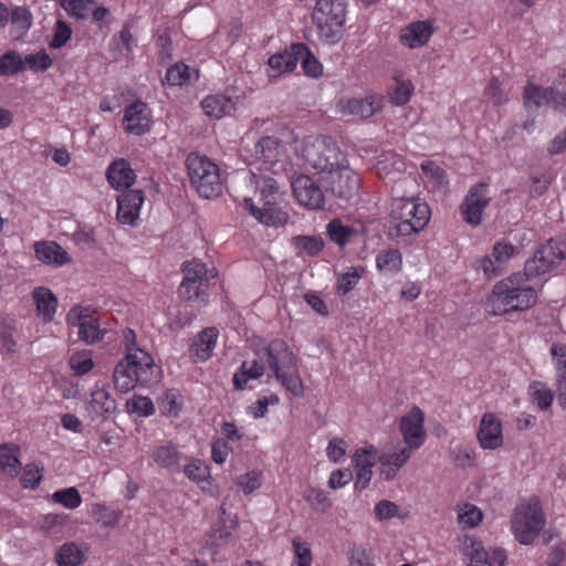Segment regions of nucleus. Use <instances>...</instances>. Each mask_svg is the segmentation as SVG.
<instances>
[{
  "label": "nucleus",
  "instance_id": "f257e3e1",
  "mask_svg": "<svg viewBox=\"0 0 566 566\" xmlns=\"http://www.w3.org/2000/svg\"><path fill=\"white\" fill-rule=\"evenodd\" d=\"M256 356L258 358L252 361H243L234 373V389H247L249 380L259 379L268 366L287 391L295 397L303 396L304 385L300 377L297 358L285 340H271L265 347L256 350Z\"/></svg>",
  "mask_w": 566,
  "mask_h": 566
},
{
  "label": "nucleus",
  "instance_id": "f03ea898",
  "mask_svg": "<svg viewBox=\"0 0 566 566\" xmlns=\"http://www.w3.org/2000/svg\"><path fill=\"white\" fill-rule=\"evenodd\" d=\"M527 280L525 273H514L495 283L486 301L488 312L497 316L526 311L535 305L537 293Z\"/></svg>",
  "mask_w": 566,
  "mask_h": 566
},
{
  "label": "nucleus",
  "instance_id": "7ed1b4c3",
  "mask_svg": "<svg viewBox=\"0 0 566 566\" xmlns=\"http://www.w3.org/2000/svg\"><path fill=\"white\" fill-rule=\"evenodd\" d=\"M115 388L125 394L137 385L150 387L160 379V368L145 350L128 352L113 373Z\"/></svg>",
  "mask_w": 566,
  "mask_h": 566
},
{
  "label": "nucleus",
  "instance_id": "20e7f679",
  "mask_svg": "<svg viewBox=\"0 0 566 566\" xmlns=\"http://www.w3.org/2000/svg\"><path fill=\"white\" fill-rule=\"evenodd\" d=\"M391 231L395 237H410L422 231L429 223L431 210L419 198H398L391 203Z\"/></svg>",
  "mask_w": 566,
  "mask_h": 566
},
{
  "label": "nucleus",
  "instance_id": "39448f33",
  "mask_svg": "<svg viewBox=\"0 0 566 566\" xmlns=\"http://www.w3.org/2000/svg\"><path fill=\"white\" fill-rule=\"evenodd\" d=\"M301 156L313 169L332 174L346 163V157L333 138L317 135L307 136L301 144Z\"/></svg>",
  "mask_w": 566,
  "mask_h": 566
},
{
  "label": "nucleus",
  "instance_id": "423d86ee",
  "mask_svg": "<svg viewBox=\"0 0 566 566\" xmlns=\"http://www.w3.org/2000/svg\"><path fill=\"white\" fill-rule=\"evenodd\" d=\"M186 167L190 184L200 197L211 199L221 193L220 168L208 156L190 153L186 159Z\"/></svg>",
  "mask_w": 566,
  "mask_h": 566
},
{
  "label": "nucleus",
  "instance_id": "0eeeda50",
  "mask_svg": "<svg viewBox=\"0 0 566 566\" xmlns=\"http://www.w3.org/2000/svg\"><path fill=\"white\" fill-rule=\"evenodd\" d=\"M182 273L180 295L198 306H206L209 302L210 281L217 276L216 269H209L201 260L193 259L184 264Z\"/></svg>",
  "mask_w": 566,
  "mask_h": 566
},
{
  "label": "nucleus",
  "instance_id": "6e6552de",
  "mask_svg": "<svg viewBox=\"0 0 566 566\" xmlns=\"http://www.w3.org/2000/svg\"><path fill=\"white\" fill-rule=\"evenodd\" d=\"M546 520L539 501L528 499L516 505L511 530L516 541L523 545L531 544L545 526Z\"/></svg>",
  "mask_w": 566,
  "mask_h": 566
},
{
  "label": "nucleus",
  "instance_id": "1a4fd4ad",
  "mask_svg": "<svg viewBox=\"0 0 566 566\" xmlns=\"http://www.w3.org/2000/svg\"><path fill=\"white\" fill-rule=\"evenodd\" d=\"M345 4L343 0H317L312 19L318 34L327 43H337L344 33Z\"/></svg>",
  "mask_w": 566,
  "mask_h": 566
},
{
  "label": "nucleus",
  "instance_id": "9d476101",
  "mask_svg": "<svg viewBox=\"0 0 566 566\" xmlns=\"http://www.w3.org/2000/svg\"><path fill=\"white\" fill-rule=\"evenodd\" d=\"M566 259V250L562 242L553 239L541 244L524 266L527 279L543 275L556 269Z\"/></svg>",
  "mask_w": 566,
  "mask_h": 566
},
{
  "label": "nucleus",
  "instance_id": "9b49d317",
  "mask_svg": "<svg viewBox=\"0 0 566 566\" xmlns=\"http://www.w3.org/2000/svg\"><path fill=\"white\" fill-rule=\"evenodd\" d=\"M490 200L491 198L485 184L472 186L460 205V213L463 221L471 227L479 226Z\"/></svg>",
  "mask_w": 566,
  "mask_h": 566
},
{
  "label": "nucleus",
  "instance_id": "f8f14e48",
  "mask_svg": "<svg viewBox=\"0 0 566 566\" xmlns=\"http://www.w3.org/2000/svg\"><path fill=\"white\" fill-rule=\"evenodd\" d=\"M292 190L297 202L305 208L311 210L324 208L325 195L312 177L307 175L296 176L292 181Z\"/></svg>",
  "mask_w": 566,
  "mask_h": 566
},
{
  "label": "nucleus",
  "instance_id": "ddd939ff",
  "mask_svg": "<svg viewBox=\"0 0 566 566\" xmlns=\"http://www.w3.org/2000/svg\"><path fill=\"white\" fill-rule=\"evenodd\" d=\"M399 430L406 446L417 450L426 441L424 413L415 406L400 418Z\"/></svg>",
  "mask_w": 566,
  "mask_h": 566
},
{
  "label": "nucleus",
  "instance_id": "4468645a",
  "mask_svg": "<svg viewBox=\"0 0 566 566\" xmlns=\"http://www.w3.org/2000/svg\"><path fill=\"white\" fill-rule=\"evenodd\" d=\"M123 127L126 133L142 136L149 133L153 127V112L142 101L128 104L124 109Z\"/></svg>",
  "mask_w": 566,
  "mask_h": 566
},
{
  "label": "nucleus",
  "instance_id": "2eb2a0df",
  "mask_svg": "<svg viewBox=\"0 0 566 566\" xmlns=\"http://www.w3.org/2000/svg\"><path fill=\"white\" fill-rule=\"evenodd\" d=\"M329 175V191L333 196L348 201L358 193L360 177L347 166V161Z\"/></svg>",
  "mask_w": 566,
  "mask_h": 566
},
{
  "label": "nucleus",
  "instance_id": "dca6fc26",
  "mask_svg": "<svg viewBox=\"0 0 566 566\" xmlns=\"http://www.w3.org/2000/svg\"><path fill=\"white\" fill-rule=\"evenodd\" d=\"M384 105V96L370 94L364 98H340L336 108L342 115H355L361 118H369L379 112Z\"/></svg>",
  "mask_w": 566,
  "mask_h": 566
},
{
  "label": "nucleus",
  "instance_id": "f3484780",
  "mask_svg": "<svg viewBox=\"0 0 566 566\" xmlns=\"http://www.w3.org/2000/svg\"><path fill=\"white\" fill-rule=\"evenodd\" d=\"M476 439L484 450H496L504 443L502 422L493 412H485L480 421Z\"/></svg>",
  "mask_w": 566,
  "mask_h": 566
},
{
  "label": "nucleus",
  "instance_id": "a211bd4d",
  "mask_svg": "<svg viewBox=\"0 0 566 566\" xmlns=\"http://www.w3.org/2000/svg\"><path fill=\"white\" fill-rule=\"evenodd\" d=\"M116 409V401L111 396L107 385L103 381H97L90 394V399L86 403V410L92 420L105 418Z\"/></svg>",
  "mask_w": 566,
  "mask_h": 566
},
{
  "label": "nucleus",
  "instance_id": "6ab92c4d",
  "mask_svg": "<svg viewBox=\"0 0 566 566\" xmlns=\"http://www.w3.org/2000/svg\"><path fill=\"white\" fill-rule=\"evenodd\" d=\"M219 338V329L214 326L205 327L192 339L189 354L195 363H205L213 354Z\"/></svg>",
  "mask_w": 566,
  "mask_h": 566
},
{
  "label": "nucleus",
  "instance_id": "aec40b11",
  "mask_svg": "<svg viewBox=\"0 0 566 566\" xmlns=\"http://www.w3.org/2000/svg\"><path fill=\"white\" fill-rule=\"evenodd\" d=\"M144 200L142 190L133 189L123 192L117 197V220L123 224L134 226Z\"/></svg>",
  "mask_w": 566,
  "mask_h": 566
},
{
  "label": "nucleus",
  "instance_id": "412c9836",
  "mask_svg": "<svg viewBox=\"0 0 566 566\" xmlns=\"http://www.w3.org/2000/svg\"><path fill=\"white\" fill-rule=\"evenodd\" d=\"M243 202L245 209L263 224L279 227L287 222L289 216L277 207L276 200L262 201V208L256 207L251 198H244Z\"/></svg>",
  "mask_w": 566,
  "mask_h": 566
},
{
  "label": "nucleus",
  "instance_id": "4be33fe9",
  "mask_svg": "<svg viewBox=\"0 0 566 566\" xmlns=\"http://www.w3.org/2000/svg\"><path fill=\"white\" fill-rule=\"evenodd\" d=\"M377 451L374 447L360 448L355 451L353 463L356 469L355 489L364 490L369 485L373 468L376 464Z\"/></svg>",
  "mask_w": 566,
  "mask_h": 566
},
{
  "label": "nucleus",
  "instance_id": "5701e85b",
  "mask_svg": "<svg viewBox=\"0 0 566 566\" xmlns=\"http://www.w3.org/2000/svg\"><path fill=\"white\" fill-rule=\"evenodd\" d=\"M433 31L430 21H415L401 29L400 42L410 49L420 48L429 42Z\"/></svg>",
  "mask_w": 566,
  "mask_h": 566
},
{
  "label": "nucleus",
  "instance_id": "b1692460",
  "mask_svg": "<svg viewBox=\"0 0 566 566\" xmlns=\"http://www.w3.org/2000/svg\"><path fill=\"white\" fill-rule=\"evenodd\" d=\"M415 449L405 446L399 450L386 452L379 457L380 462V474L385 480H392L398 471L407 463L410 459L411 453Z\"/></svg>",
  "mask_w": 566,
  "mask_h": 566
},
{
  "label": "nucleus",
  "instance_id": "393cba45",
  "mask_svg": "<svg viewBox=\"0 0 566 566\" xmlns=\"http://www.w3.org/2000/svg\"><path fill=\"white\" fill-rule=\"evenodd\" d=\"M32 298L38 317L45 324L51 323L57 310V298L53 292L49 287L38 286L32 292Z\"/></svg>",
  "mask_w": 566,
  "mask_h": 566
},
{
  "label": "nucleus",
  "instance_id": "a878e982",
  "mask_svg": "<svg viewBox=\"0 0 566 566\" xmlns=\"http://www.w3.org/2000/svg\"><path fill=\"white\" fill-rule=\"evenodd\" d=\"M556 369V392L558 402L566 408V345L554 343L551 348Z\"/></svg>",
  "mask_w": 566,
  "mask_h": 566
},
{
  "label": "nucleus",
  "instance_id": "bb28decb",
  "mask_svg": "<svg viewBox=\"0 0 566 566\" xmlns=\"http://www.w3.org/2000/svg\"><path fill=\"white\" fill-rule=\"evenodd\" d=\"M106 178L113 188L127 189L134 185L136 175L129 163L124 158H119L108 166Z\"/></svg>",
  "mask_w": 566,
  "mask_h": 566
},
{
  "label": "nucleus",
  "instance_id": "cd10ccee",
  "mask_svg": "<svg viewBox=\"0 0 566 566\" xmlns=\"http://www.w3.org/2000/svg\"><path fill=\"white\" fill-rule=\"evenodd\" d=\"M35 258L44 264L62 266L71 261L67 252L54 241L34 243Z\"/></svg>",
  "mask_w": 566,
  "mask_h": 566
},
{
  "label": "nucleus",
  "instance_id": "c85d7f7f",
  "mask_svg": "<svg viewBox=\"0 0 566 566\" xmlns=\"http://www.w3.org/2000/svg\"><path fill=\"white\" fill-rule=\"evenodd\" d=\"M201 108L207 116L220 119L234 112L235 103L230 96L217 93L206 96L201 101Z\"/></svg>",
  "mask_w": 566,
  "mask_h": 566
},
{
  "label": "nucleus",
  "instance_id": "c756f323",
  "mask_svg": "<svg viewBox=\"0 0 566 566\" xmlns=\"http://www.w3.org/2000/svg\"><path fill=\"white\" fill-rule=\"evenodd\" d=\"M254 151L259 160L272 168L281 161L284 155V146L277 137L265 136L256 143Z\"/></svg>",
  "mask_w": 566,
  "mask_h": 566
},
{
  "label": "nucleus",
  "instance_id": "7c9ffc66",
  "mask_svg": "<svg viewBox=\"0 0 566 566\" xmlns=\"http://www.w3.org/2000/svg\"><path fill=\"white\" fill-rule=\"evenodd\" d=\"M150 457L159 468L172 471L180 470V452L172 442L155 447L150 452Z\"/></svg>",
  "mask_w": 566,
  "mask_h": 566
},
{
  "label": "nucleus",
  "instance_id": "2f4dec72",
  "mask_svg": "<svg viewBox=\"0 0 566 566\" xmlns=\"http://www.w3.org/2000/svg\"><path fill=\"white\" fill-rule=\"evenodd\" d=\"M135 39L130 31V24L125 23L118 33H115L109 41V52L115 61L120 56H128L135 48Z\"/></svg>",
  "mask_w": 566,
  "mask_h": 566
},
{
  "label": "nucleus",
  "instance_id": "473e14b6",
  "mask_svg": "<svg viewBox=\"0 0 566 566\" xmlns=\"http://www.w3.org/2000/svg\"><path fill=\"white\" fill-rule=\"evenodd\" d=\"M376 174L380 179L395 180L396 176L406 170L403 158L395 153L382 154L376 166Z\"/></svg>",
  "mask_w": 566,
  "mask_h": 566
},
{
  "label": "nucleus",
  "instance_id": "72a5a7b5",
  "mask_svg": "<svg viewBox=\"0 0 566 566\" xmlns=\"http://www.w3.org/2000/svg\"><path fill=\"white\" fill-rule=\"evenodd\" d=\"M376 269L384 275L394 276L402 269V254L398 249H385L376 255Z\"/></svg>",
  "mask_w": 566,
  "mask_h": 566
},
{
  "label": "nucleus",
  "instance_id": "f704fd0d",
  "mask_svg": "<svg viewBox=\"0 0 566 566\" xmlns=\"http://www.w3.org/2000/svg\"><path fill=\"white\" fill-rule=\"evenodd\" d=\"M293 50L297 54V63L300 62L306 76L318 78L323 75V64L313 54L310 48L304 43H293Z\"/></svg>",
  "mask_w": 566,
  "mask_h": 566
},
{
  "label": "nucleus",
  "instance_id": "c9c22d12",
  "mask_svg": "<svg viewBox=\"0 0 566 566\" xmlns=\"http://www.w3.org/2000/svg\"><path fill=\"white\" fill-rule=\"evenodd\" d=\"M20 449L14 444H0V470L10 476H17L20 471Z\"/></svg>",
  "mask_w": 566,
  "mask_h": 566
},
{
  "label": "nucleus",
  "instance_id": "e433bc0d",
  "mask_svg": "<svg viewBox=\"0 0 566 566\" xmlns=\"http://www.w3.org/2000/svg\"><path fill=\"white\" fill-rule=\"evenodd\" d=\"M54 559L59 566H80L84 562L85 555L80 545L69 542L59 547Z\"/></svg>",
  "mask_w": 566,
  "mask_h": 566
},
{
  "label": "nucleus",
  "instance_id": "4c0bfd02",
  "mask_svg": "<svg viewBox=\"0 0 566 566\" xmlns=\"http://www.w3.org/2000/svg\"><path fill=\"white\" fill-rule=\"evenodd\" d=\"M297 56L293 50V44L289 51L273 54L269 59V66L273 71L272 76H280L294 71L297 65Z\"/></svg>",
  "mask_w": 566,
  "mask_h": 566
},
{
  "label": "nucleus",
  "instance_id": "58836bf2",
  "mask_svg": "<svg viewBox=\"0 0 566 566\" xmlns=\"http://www.w3.org/2000/svg\"><path fill=\"white\" fill-rule=\"evenodd\" d=\"M11 34L15 39L22 38L32 24V14L25 7H15L9 14Z\"/></svg>",
  "mask_w": 566,
  "mask_h": 566
},
{
  "label": "nucleus",
  "instance_id": "ea45409f",
  "mask_svg": "<svg viewBox=\"0 0 566 566\" xmlns=\"http://www.w3.org/2000/svg\"><path fill=\"white\" fill-rule=\"evenodd\" d=\"M413 91L415 87L410 80L395 77V84L388 90V97L391 104L402 106L410 101Z\"/></svg>",
  "mask_w": 566,
  "mask_h": 566
},
{
  "label": "nucleus",
  "instance_id": "a19ab883",
  "mask_svg": "<svg viewBox=\"0 0 566 566\" xmlns=\"http://www.w3.org/2000/svg\"><path fill=\"white\" fill-rule=\"evenodd\" d=\"M523 97L526 106L531 104L535 106L545 104L554 107V97L551 87L543 88L535 84H527L524 88Z\"/></svg>",
  "mask_w": 566,
  "mask_h": 566
},
{
  "label": "nucleus",
  "instance_id": "79ce46f5",
  "mask_svg": "<svg viewBox=\"0 0 566 566\" xmlns=\"http://www.w3.org/2000/svg\"><path fill=\"white\" fill-rule=\"evenodd\" d=\"M528 394L532 402L541 410H547L553 402L554 395L552 389L542 381H533L528 386Z\"/></svg>",
  "mask_w": 566,
  "mask_h": 566
},
{
  "label": "nucleus",
  "instance_id": "37998d69",
  "mask_svg": "<svg viewBox=\"0 0 566 566\" xmlns=\"http://www.w3.org/2000/svg\"><path fill=\"white\" fill-rule=\"evenodd\" d=\"M104 333L99 327L98 319L94 317H78V336L85 343L93 344L101 340Z\"/></svg>",
  "mask_w": 566,
  "mask_h": 566
},
{
  "label": "nucleus",
  "instance_id": "c03bdc74",
  "mask_svg": "<svg viewBox=\"0 0 566 566\" xmlns=\"http://www.w3.org/2000/svg\"><path fill=\"white\" fill-rule=\"evenodd\" d=\"M25 71V65L21 54L14 50H9L0 56V74L13 76Z\"/></svg>",
  "mask_w": 566,
  "mask_h": 566
},
{
  "label": "nucleus",
  "instance_id": "a18cd8bd",
  "mask_svg": "<svg viewBox=\"0 0 566 566\" xmlns=\"http://www.w3.org/2000/svg\"><path fill=\"white\" fill-rule=\"evenodd\" d=\"M91 513L104 527H115L122 518V511L113 510L102 503L92 504Z\"/></svg>",
  "mask_w": 566,
  "mask_h": 566
},
{
  "label": "nucleus",
  "instance_id": "49530a36",
  "mask_svg": "<svg viewBox=\"0 0 566 566\" xmlns=\"http://www.w3.org/2000/svg\"><path fill=\"white\" fill-rule=\"evenodd\" d=\"M364 273V269L359 266H350L346 272L340 274L337 279L336 293L345 296L353 291L358 284Z\"/></svg>",
  "mask_w": 566,
  "mask_h": 566
},
{
  "label": "nucleus",
  "instance_id": "de8ad7c7",
  "mask_svg": "<svg viewBox=\"0 0 566 566\" xmlns=\"http://www.w3.org/2000/svg\"><path fill=\"white\" fill-rule=\"evenodd\" d=\"M327 233L329 239L339 247H345L356 230L350 226H345L339 219H333L327 224Z\"/></svg>",
  "mask_w": 566,
  "mask_h": 566
},
{
  "label": "nucleus",
  "instance_id": "09e8293b",
  "mask_svg": "<svg viewBox=\"0 0 566 566\" xmlns=\"http://www.w3.org/2000/svg\"><path fill=\"white\" fill-rule=\"evenodd\" d=\"M51 501L67 510H75L82 504V496L75 486H70L53 492Z\"/></svg>",
  "mask_w": 566,
  "mask_h": 566
},
{
  "label": "nucleus",
  "instance_id": "8fccbe9b",
  "mask_svg": "<svg viewBox=\"0 0 566 566\" xmlns=\"http://www.w3.org/2000/svg\"><path fill=\"white\" fill-rule=\"evenodd\" d=\"M464 554L470 558L471 566H484L488 558V551L482 543L474 537L465 536L463 541Z\"/></svg>",
  "mask_w": 566,
  "mask_h": 566
},
{
  "label": "nucleus",
  "instance_id": "3c124183",
  "mask_svg": "<svg viewBox=\"0 0 566 566\" xmlns=\"http://www.w3.org/2000/svg\"><path fill=\"white\" fill-rule=\"evenodd\" d=\"M190 80V69L185 63H175L165 74L163 85L182 86Z\"/></svg>",
  "mask_w": 566,
  "mask_h": 566
},
{
  "label": "nucleus",
  "instance_id": "603ef678",
  "mask_svg": "<svg viewBox=\"0 0 566 566\" xmlns=\"http://www.w3.org/2000/svg\"><path fill=\"white\" fill-rule=\"evenodd\" d=\"M483 518L482 511L470 503H465L458 510V522L463 528H473L478 526Z\"/></svg>",
  "mask_w": 566,
  "mask_h": 566
},
{
  "label": "nucleus",
  "instance_id": "864d4df0",
  "mask_svg": "<svg viewBox=\"0 0 566 566\" xmlns=\"http://www.w3.org/2000/svg\"><path fill=\"white\" fill-rule=\"evenodd\" d=\"M304 497L310 506L316 512H326L332 506L328 493L322 489L310 488Z\"/></svg>",
  "mask_w": 566,
  "mask_h": 566
},
{
  "label": "nucleus",
  "instance_id": "5fc2aeb1",
  "mask_svg": "<svg viewBox=\"0 0 566 566\" xmlns=\"http://www.w3.org/2000/svg\"><path fill=\"white\" fill-rule=\"evenodd\" d=\"M43 467L38 463H28L20 478L21 486L23 489H36L43 478Z\"/></svg>",
  "mask_w": 566,
  "mask_h": 566
},
{
  "label": "nucleus",
  "instance_id": "6e6d98bb",
  "mask_svg": "<svg viewBox=\"0 0 566 566\" xmlns=\"http://www.w3.org/2000/svg\"><path fill=\"white\" fill-rule=\"evenodd\" d=\"M256 189L260 191V200H276L277 182L274 178L268 176H256L252 174Z\"/></svg>",
  "mask_w": 566,
  "mask_h": 566
},
{
  "label": "nucleus",
  "instance_id": "4d7b16f0",
  "mask_svg": "<svg viewBox=\"0 0 566 566\" xmlns=\"http://www.w3.org/2000/svg\"><path fill=\"white\" fill-rule=\"evenodd\" d=\"M70 366L75 375L83 376L94 367L91 350L76 352L70 357Z\"/></svg>",
  "mask_w": 566,
  "mask_h": 566
},
{
  "label": "nucleus",
  "instance_id": "13d9d810",
  "mask_svg": "<svg viewBox=\"0 0 566 566\" xmlns=\"http://www.w3.org/2000/svg\"><path fill=\"white\" fill-rule=\"evenodd\" d=\"M292 545L294 552L292 566H312L313 556L310 544L301 537H295Z\"/></svg>",
  "mask_w": 566,
  "mask_h": 566
},
{
  "label": "nucleus",
  "instance_id": "bf43d9fd",
  "mask_svg": "<svg viewBox=\"0 0 566 566\" xmlns=\"http://www.w3.org/2000/svg\"><path fill=\"white\" fill-rule=\"evenodd\" d=\"M184 473L196 483L206 482L210 478V468L203 461L192 459L185 465Z\"/></svg>",
  "mask_w": 566,
  "mask_h": 566
},
{
  "label": "nucleus",
  "instance_id": "052dcab7",
  "mask_svg": "<svg viewBox=\"0 0 566 566\" xmlns=\"http://www.w3.org/2000/svg\"><path fill=\"white\" fill-rule=\"evenodd\" d=\"M25 70L29 69L34 73L45 72L52 66L51 56L44 51L41 50L34 54H28L23 59Z\"/></svg>",
  "mask_w": 566,
  "mask_h": 566
},
{
  "label": "nucleus",
  "instance_id": "680f3d73",
  "mask_svg": "<svg viewBox=\"0 0 566 566\" xmlns=\"http://www.w3.org/2000/svg\"><path fill=\"white\" fill-rule=\"evenodd\" d=\"M263 482L262 471L252 470L237 479L235 484L242 490L244 494H251L261 488Z\"/></svg>",
  "mask_w": 566,
  "mask_h": 566
},
{
  "label": "nucleus",
  "instance_id": "e2e57ef3",
  "mask_svg": "<svg viewBox=\"0 0 566 566\" xmlns=\"http://www.w3.org/2000/svg\"><path fill=\"white\" fill-rule=\"evenodd\" d=\"M423 175L432 180L439 188L448 185L447 174L442 167L431 160H426L420 165Z\"/></svg>",
  "mask_w": 566,
  "mask_h": 566
},
{
  "label": "nucleus",
  "instance_id": "0e129e2a",
  "mask_svg": "<svg viewBox=\"0 0 566 566\" xmlns=\"http://www.w3.org/2000/svg\"><path fill=\"white\" fill-rule=\"evenodd\" d=\"M295 247L306 254L314 256L324 248V242L315 235H300L294 238Z\"/></svg>",
  "mask_w": 566,
  "mask_h": 566
},
{
  "label": "nucleus",
  "instance_id": "69168bd1",
  "mask_svg": "<svg viewBox=\"0 0 566 566\" xmlns=\"http://www.w3.org/2000/svg\"><path fill=\"white\" fill-rule=\"evenodd\" d=\"M127 409L129 412L137 413L142 417H149L155 412L153 400L143 396H134L128 399Z\"/></svg>",
  "mask_w": 566,
  "mask_h": 566
},
{
  "label": "nucleus",
  "instance_id": "338daca9",
  "mask_svg": "<svg viewBox=\"0 0 566 566\" xmlns=\"http://www.w3.org/2000/svg\"><path fill=\"white\" fill-rule=\"evenodd\" d=\"M551 88L554 97V108L566 112V70Z\"/></svg>",
  "mask_w": 566,
  "mask_h": 566
},
{
  "label": "nucleus",
  "instance_id": "774afa93",
  "mask_svg": "<svg viewBox=\"0 0 566 566\" xmlns=\"http://www.w3.org/2000/svg\"><path fill=\"white\" fill-rule=\"evenodd\" d=\"M347 450V442L343 438H333L329 440L328 446L326 448V455L329 461L334 463L340 462Z\"/></svg>",
  "mask_w": 566,
  "mask_h": 566
}]
</instances>
